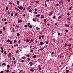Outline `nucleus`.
I'll return each mask as SVG.
<instances>
[{
	"mask_svg": "<svg viewBox=\"0 0 73 73\" xmlns=\"http://www.w3.org/2000/svg\"><path fill=\"white\" fill-rule=\"evenodd\" d=\"M52 14H53V13H52H52H50V14H49V15H50L49 16H51V15H52Z\"/></svg>",
	"mask_w": 73,
	"mask_h": 73,
	"instance_id": "4be33fe9",
	"label": "nucleus"
},
{
	"mask_svg": "<svg viewBox=\"0 0 73 73\" xmlns=\"http://www.w3.org/2000/svg\"><path fill=\"white\" fill-rule=\"evenodd\" d=\"M32 11V9H30L29 11V12H31Z\"/></svg>",
	"mask_w": 73,
	"mask_h": 73,
	"instance_id": "c85d7f7f",
	"label": "nucleus"
},
{
	"mask_svg": "<svg viewBox=\"0 0 73 73\" xmlns=\"http://www.w3.org/2000/svg\"><path fill=\"white\" fill-rule=\"evenodd\" d=\"M12 40H11L10 41V44H11V43H12Z\"/></svg>",
	"mask_w": 73,
	"mask_h": 73,
	"instance_id": "4c0bfd02",
	"label": "nucleus"
},
{
	"mask_svg": "<svg viewBox=\"0 0 73 73\" xmlns=\"http://www.w3.org/2000/svg\"><path fill=\"white\" fill-rule=\"evenodd\" d=\"M54 52H52V54H54Z\"/></svg>",
	"mask_w": 73,
	"mask_h": 73,
	"instance_id": "bf43d9fd",
	"label": "nucleus"
},
{
	"mask_svg": "<svg viewBox=\"0 0 73 73\" xmlns=\"http://www.w3.org/2000/svg\"><path fill=\"white\" fill-rule=\"evenodd\" d=\"M56 6H58L59 5V4H58V3H57L56 4Z\"/></svg>",
	"mask_w": 73,
	"mask_h": 73,
	"instance_id": "338daca9",
	"label": "nucleus"
},
{
	"mask_svg": "<svg viewBox=\"0 0 73 73\" xmlns=\"http://www.w3.org/2000/svg\"><path fill=\"white\" fill-rule=\"evenodd\" d=\"M19 50H17L15 52L16 53H19Z\"/></svg>",
	"mask_w": 73,
	"mask_h": 73,
	"instance_id": "ddd939ff",
	"label": "nucleus"
},
{
	"mask_svg": "<svg viewBox=\"0 0 73 73\" xmlns=\"http://www.w3.org/2000/svg\"><path fill=\"white\" fill-rule=\"evenodd\" d=\"M18 15V13H16L15 14V16H17Z\"/></svg>",
	"mask_w": 73,
	"mask_h": 73,
	"instance_id": "8fccbe9b",
	"label": "nucleus"
},
{
	"mask_svg": "<svg viewBox=\"0 0 73 73\" xmlns=\"http://www.w3.org/2000/svg\"><path fill=\"white\" fill-rule=\"evenodd\" d=\"M35 12H36V11H37V9L36 8L35 9Z\"/></svg>",
	"mask_w": 73,
	"mask_h": 73,
	"instance_id": "6e6d98bb",
	"label": "nucleus"
},
{
	"mask_svg": "<svg viewBox=\"0 0 73 73\" xmlns=\"http://www.w3.org/2000/svg\"><path fill=\"white\" fill-rule=\"evenodd\" d=\"M43 44H44V42H40V44L41 45H42Z\"/></svg>",
	"mask_w": 73,
	"mask_h": 73,
	"instance_id": "6e6552de",
	"label": "nucleus"
},
{
	"mask_svg": "<svg viewBox=\"0 0 73 73\" xmlns=\"http://www.w3.org/2000/svg\"><path fill=\"white\" fill-rule=\"evenodd\" d=\"M22 62H24V60H22L21 61Z\"/></svg>",
	"mask_w": 73,
	"mask_h": 73,
	"instance_id": "3c124183",
	"label": "nucleus"
},
{
	"mask_svg": "<svg viewBox=\"0 0 73 73\" xmlns=\"http://www.w3.org/2000/svg\"><path fill=\"white\" fill-rule=\"evenodd\" d=\"M72 7H70L69 10H70V11H71V10H72Z\"/></svg>",
	"mask_w": 73,
	"mask_h": 73,
	"instance_id": "c756f323",
	"label": "nucleus"
},
{
	"mask_svg": "<svg viewBox=\"0 0 73 73\" xmlns=\"http://www.w3.org/2000/svg\"><path fill=\"white\" fill-rule=\"evenodd\" d=\"M7 24H8V22H5V25H7Z\"/></svg>",
	"mask_w": 73,
	"mask_h": 73,
	"instance_id": "72a5a7b5",
	"label": "nucleus"
},
{
	"mask_svg": "<svg viewBox=\"0 0 73 73\" xmlns=\"http://www.w3.org/2000/svg\"><path fill=\"white\" fill-rule=\"evenodd\" d=\"M7 67H8V68H9V67H10V66L9 65H7Z\"/></svg>",
	"mask_w": 73,
	"mask_h": 73,
	"instance_id": "69168bd1",
	"label": "nucleus"
},
{
	"mask_svg": "<svg viewBox=\"0 0 73 73\" xmlns=\"http://www.w3.org/2000/svg\"><path fill=\"white\" fill-rule=\"evenodd\" d=\"M46 2H45V7H48V5H47L46 4Z\"/></svg>",
	"mask_w": 73,
	"mask_h": 73,
	"instance_id": "9b49d317",
	"label": "nucleus"
},
{
	"mask_svg": "<svg viewBox=\"0 0 73 73\" xmlns=\"http://www.w3.org/2000/svg\"><path fill=\"white\" fill-rule=\"evenodd\" d=\"M68 72H69V70H66V73H68Z\"/></svg>",
	"mask_w": 73,
	"mask_h": 73,
	"instance_id": "a878e982",
	"label": "nucleus"
},
{
	"mask_svg": "<svg viewBox=\"0 0 73 73\" xmlns=\"http://www.w3.org/2000/svg\"><path fill=\"white\" fill-rule=\"evenodd\" d=\"M64 45L65 46H66V45H67V44L66 43H65Z\"/></svg>",
	"mask_w": 73,
	"mask_h": 73,
	"instance_id": "ea45409f",
	"label": "nucleus"
},
{
	"mask_svg": "<svg viewBox=\"0 0 73 73\" xmlns=\"http://www.w3.org/2000/svg\"><path fill=\"white\" fill-rule=\"evenodd\" d=\"M3 30H5V27H3Z\"/></svg>",
	"mask_w": 73,
	"mask_h": 73,
	"instance_id": "49530a36",
	"label": "nucleus"
},
{
	"mask_svg": "<svg viewBox=\"0 0 73 73\" xmlns=\"http://www.w3.org/2000/svg\"><path fill=\"white\" fill-rule=\"evenodd\" d=\"M67 19L69 21H70V17L67 18Z\"/></svg>",
	"mask_w": 73,
	"mask_h": 73,
	"instance_id": "39448f33",
	"label": "nucleus"
},
{
	"mask_svg": "<svg viewBox=\"0 0 73 73\" xmlns=\"http://www.w3.org/2000/svg\"><path fill=\"white\" fill-rule=\"evenodd\" d=\"M18 42H19V44H20V40H19V41H18Z\"/></svg>",
	"mask_w": 73,
	"mask_h": 73,
	"instance_id": "e433bc0d",
	"label": "nucleus"
},
{
	"mask_svg": "<svg viewBox=\"0 0 73 73\" xmlns=\"http://www.w3.org/2000/svg\"><path fill=\"white\" fill-rule=\"evenodd\" d=\"M25 41L26 42H29V41L28 39L26 40Z\"/></svg>",
	"mask_w": 73,
	"mask_h": 73,
	"instance_id": "4468645a",
	"label": "nucleus"
},
{
	"mask_svg": "<svg viewBox=\"0 0 73 73\" xmlns=\"http://www.w3.org/2000/svg\"><path fill=\"white\" fill-rule=\"evenodd\" d=\"M29 64L30 65V66H32L33 65V62H30L29 63Z\"/></svg>",
	"mask_w": 73,
	"mask_h": 73,
	"instance_id": "f03ea898",
	"label": "nucleus"
},
{
	"mask_svg": "<svg viewBox=\"0 0 73 73\" xmlns=\"http://www.w3.org/2000/svg\"><path fill=\"white\" fill-rule=\"evenodd\" d=\"M34 13L35 14H37V12H34Z\"/></svg>",
	"mask_w": 73,
	"mask_h": 73,
	"instance_id": "a19ab883",
	"label": "nucleus"
},
{
	"mask_svg": "<svg viewBox=\"0 0 73 73\" xmlns=\"http://www.w3.org/2000/svg\"><path fill=\"white\" fill-rule=\"evenodd\" d=\"M8 14H9V15H10V13L9 12V11L8 13Z\"/></svg>",
	"mask_w": 73,
	"mask_h": 73,
	"instance_id": "a18cd8bd",
	"label": "nucleus"
},
{
	"mask_svg": "<svg viewBox=\"0 0 73 73\" xmlns=\"http://www.w3.org/2000/svg\"><path fill=\"white\" fill-rule=\"evenodd\" d=\"M65 25L66 27H68V28H69V25H67V24H65Z\"/></svg>",
	"mask_w": 73,
	"mask_h": 73,
	"instance_id": "9d476101",
	"label": "nucleus"
},
{
	"mask_svg": "<svg viewBox=\"0 0 73 73\" xmlns=\"http://www.w3.org/2000/svg\"><path fill=\"white\" fill-rule=\"evenodd\" d=\"M6 72L7 73H8V72H9V70H7L6 71Z\"/></svg>",
	"mask_w": 73,
	"mask_h": 73,
	"instance_id": "09e8293b",
	"label": "nucleus"
},
{
	"mask_svg": "<svg viewBox=\"0 0 73 73\" xmlns=\"http://www.w3.org/2000/svg\"><path fill=\"white\" fill-rule=\"evenodd\" d=\"M16 27H17V28H19V27H20V26H19L17 25H16Z\"/></svg>",
	"mask_w": 73,
	"mask_h": 73,
	"instance_id": "c9c22d12",
	"label": "nucleus"
},
{
	"mask_svg": "<svg viewBox=\"0 0 73 73\" xmlns=\"http://www.w3.org/2000/svg\"><path fill=\"white\" fill-rule=\"evenodd\" d=\"M4 54H5V55L7 54V51H4Z\"/></svg>",
	"mask_w": 73,
	"mask_h": 73,
	"instance_id": "bb28decb",
	"label": "nucleus"
},
{
	"mask_svg": "<svg viewBox=\"0 0 73 73\" xmlns=\"http://www.w3.org/2000/svg\"><path fill=\"white\" fill-rule=\"evenodd\" d=\"M36 17H40V14H38V15H36Z\"/></svg>",
	"mask_w": 73,
	"mask_h": 73,
	"instance_id": "f3484780",
	"label": "nucleus"
},
{
	"mask_svg": "<svg viewBox=\"0 0 73 73\" xmlns=\"http://www.w3.org/2000/svg\"><path fill=\"white\" fill-rule=\"evenodd\" d=\"M23 22V20H19L18 22V23H20V22L22 23Z\"/></svg>",
	"mask_w": 73,
	"mask_h": 73,
	"instance_id": "20e7f679",
	"label": "nucleus"
},
{
	"mask_svg": "<svg viewBox=\"0 0 73 73\" xmlns=\"http://www.w3.org/2000/svg\"><path fill=\"white\" fill-rule=\"evenodd\" d=\"M39 39H41V36H39Z\"/></svg>",
	"mask_w": 73,
	"mask_h": 73,
	"instance_id": "13d9d810",
	"label": "nucleus"
},
{
	"mask_svg": "<svg viewBox=\"0 0 73 73\" xmlns=\"http://www.w3.org/2000/svg\"><path fill=\"white\" fill-rule=\"evenodd\" d=\"M20 33H18L17 34V36H20Z\"/></svg>",
	"mask_w": 73,
	"mask_h": 73,
	"instance_id": "aec40b11",
	"label": "nucleus"
},
{
	"mask_svg": "<svg viewBox=\"0 0 73 73\" xmlns=\"http://www.w3.org/2000/svg\"><path fill=\"white\" fill-rule=\"evenodd\" d=\"M29 27L30 28H32V25H30Z\"/></svg>",
	"mask_w": 73,
	"mask_h": 73,
	"instance_id": "58836bf2",
	"label": "nucleus"
},
{
	"mask_svg": "<svg viewBox=\"0 0 73 73\" xmlns=\"http://www.w3.org/2000/svg\"><path fill=\"white\" fill-rule=\"evenodd\" d=\"M59 3H60V4H63V2L62 1H60L59 2Z\"/></svg>",
	"mask_w": 73,
	"mask_h": 73,
	"instance_id": "423d86ee",
	"label": "nucleus"
},
{
	"mask_svg": "<svg viewBox=\"0 0 73 73\" xmlns=\"http://www.w3.org/2000/svg\"><path fill=\"white\" fill-rule=\"evenodd\" d=\"M43 21L44 23H46V19H44L43 20Z\"/></svg>",
	"mask_w": 73,
	"mask_h": 73,
	"instance_id": "1a4fd4ad",
	"label": "nucleus"
},
{
	"mask_svg": "<svg viewBox=\"0 0 73 73\" xmlns=\"http://www.w3.org/2000/svg\"><path fill=\"white\" fill-rule=\"evenodd\" d=\"M32 7V6L30 5V6H29L28 8L27 9V10H29V9H30V8H31Z\"/></svg>",
	"mask_w": 73,
	"mask_h": 73,
	"instance_id": "0eeeda50",
	"label": "nucleus"
},
{
	"mask_svg": "<svg viewBox=\"0 0 73 73\" xmlns=\"http://www.w3.org/2000/svg\"><path fill=\"white\" fill-rule=\"evenodd\" d=\"M16 42H17V40H14V43H16Z\"/></svg>",
	"mask_w": 73,
	"mask_h": 73,
	"instance_id": "6ab92c4d",
	"label": "nucleus"
},
{
	"mask_svg": "<svg viewBox=\"0 0 73 73\" xmlns=\"http://www.w3.org/2000/svg\"><path fill=\"white\" fill-rule=\"evenodd\" d=\"M33 21H34L36 22V19H35L33 18Z\"/></svg>",
	"mask_w": 73,
	"mask_h": 73,
	"instance_id": "2eb2a0df",
	"label": "nucleus"
},
{
	"mask_svg": "<svg viewBox=\"0 0 73 73\" xmlns=\"http://www.w3.org/2000/svg\"><path fill=\"white\" fill-rule=\"evenodd\" d=\"M47 45H46L45 46H44V48H46V47H47Z\"/></svg>",
	"mask_w": 73,
	"mask_h": 73,
	"instance_id": "864d4df0",
	"label": "nucleus"
},
{
	"mask_svg": "<svg viewBox=\"0 0 73 73\" xmlns=\"http://www.w3.org/2000/svg\"><path fill=\"white\" fill-rule=\"evenodd\" d=\"M27 60H28V61H29L31 60H30V58H27Z\"/></svg>",
	"mask_w": 73,
	"mask_h": 73,
	"instance_id": "cd10ccee",
	"label": "nucleus"
},
{
	"mask_svg": "<svg viewBox=\"0 0 73 73\" xmlns=\"http://www.w3.org/2000/svg\"><path fill=\"white\" fill-rule=\"evenodd\" d=\"M49 43V41H46V44H48Z\"/></svg>",
	"mask_w": 73,
	"mask_h": 73,
	"instance_id": "5701e85b",
	"label": "nucleus"
},
{
	"mask_svg": "<svg viewBox=\"0 0 73 73\" xmlns=\"http://www.w3.org/2000/svg\"><path fill=\"white\" fill-rule=\"evenodd\" d=\"M61 17H61V16H59V17H58V19H61Z\"/></svg>",
	"mask_w": 73,
	"mask_h": 73,
	"instance_id": "412c9836",
	"label": "nucleus"
},
{
	"mask_svg": "<svg viewBox=\"0 0 73 73\" xmlns=\"http://www.w3.org/2000/svg\"><path fill=\"white\" fill-rule=\"evenodd\" d=\"M41 17L42 19H44V16H43V15H41Z\"/></svg>",
	"mask_w": 73,
	"mask_h": 73,
	"instance_id": "a211bd4d",
	"label": "nucleus"
},
{
	"mask_svg": "<svg viewBox=\"0 0 73 73\" xmlns=\"http://www.w3.org/2000/svg\"><path fill=\"white\" fill-rule=\"evenodd\" d=\"M3 33V31H0V34H1V33Z\"/></svg>",
	"mask_w": 73,
	"mask_h": 73,
	"instance_id": "37998d69",
	"label": "nucleus"
},
{
	"mask_svg": "<svg viewBox=\"0 0 73 73\" xmlns=\"http://www.w3.org/2000/svg\"><path fill=\"white\" fill-rule=\"evenodd\" d=\"M8 6H7L6 7V10H8Z\"/></svg>",
	"mask_w": 73,
	"mask_h": 73,
	"instance_id": "473e14b6",
	"label": "nucleus"
},
{
	"mask_svg": "<svg viewBox=\"0 0 73 73\" xmlns=\"http://www.w3.org/2000/svg\"><path fill=\"white\" fill-rule=\"evenodd\" d=\"M66 32H68V30L67 29L65 30Z\"/></svg>",
	"mask_w": 73,
	"mask_h": 73,
	"instance_id": "79ce46f5",
	"label": "nucleus"
},
{
	"mask_svg": "<svg viewBox=\"0 0 73 73\" xmlns=\"http://www.w3.org/2000/svg\"><path fill=\"white\" fill-rule=\"evenodd\" d=\"M3 73V71H1L0 73Z\"/></svg>",
	"mask_w": 73,
	"mask_h": 73,
	"instance_id": "774afa93",
	"label": "nucleus"
},
{
	"mask_svg": "<svg viewBox=\"0 0 73 73\" xmlns=\"http://www.w3.org/2000/svg\"><path fill=\"white\" fill-rule=\"evenodd\" d=\"M25 27H28V26H27V25H25L24 26Z\"/></svg>",
	"mask_w": 73,
	"mask_h": 73,
	"instance_id": "e2e57ef3",
	"label": "nucleus"
},
{
	"mask_svg": "<svg viewBox=\"0 0 73 73\" xmlns=\"http://www.w3.org/2000/svg\"><path fill=\"white\" fill-rule=\"evenodd\" d=\"M38 68L39 69V70H41V65H38Z\"/></svg>",
	"mask_w": 73,
	"mask_h": 73,
	"instance_id": "7ed1b4c3",
	"label": "nucleus"
},
{
	"mask_svg": "<svg viewBox=\"0 0 73 73\" xmlns=\"http://www.w3.org/2000/svg\"><path fill=\"white\" fill-rule=\"evenodd\" d=\"M4 21H7V19H4Z\"/></svg>",
	"mask_w": 73,
	"mask_h": 73,
	"instance_id": "4d7b16f0",
	"label": "nucleus"
},
{
	"mask_svg": "<svg viewBox=\"0 0 73 73\" xmlns=\"http://www.w3.org/2000/svg\"><path fill=\"white\" fill-rule=\"evenodd\" d=\"M39 3L38 1H36V3Z\"/></svg>",
	"mask_w": 73,
	"mask_h": 73,
	"instance_id": "5fc2aeb1",
	"label": "nucleus"
},
{
	"mask_svg": "<svg viewBox=\"0 0 73 73\" xmlns=\"http://www.w3.org/2000/svg\"><path fill=\"white\" fill-rule=\"evenodd\" d=\"M37 29V31H39V30L40 29L39 28H38Z\"/></svg>",
	"mask_w": 73,
	"mask_h": 73,
	"instance_id": "c03bdc74",
	"label": "nucleus"
},
{
	"mask_svg": "<svg viewBox=\"0 0 73 73\" xmlns=\"http://www.w3.org/2000/svg\"><path fill=\"white\" fill-rule=\"evenodd\" d=\"M33 40H34V39H31V42H32L33 41Z\"/></svg>",
	"mask_w": 73,
	"mask_h": 73,
	"instance_id": "b1692460",
	"label": "nucleus"
},
{
	"mask_svg": "<svg viewBox=\"0 0 73 73\" xmlns=\"http://www.w3.org/2000/svg\"><path fill=\"white\" fill-rule=\"evenodd\" d=\"M18 7L19 8V9H23V7L22 6H20H20H19Z\"/></svg>",
	"mask_w": 73,
	"mask_h": 73,
	"instance_id": "f257e3e1",
	"label": "nucleus"
},
{
	"mask_svg": "<svg viewBox=\"0 0 73 73\" xmlns=\"http://www.w3.org/2000/svg\"><path fill=\"white\" fill-rule=\"evenodd\" d=\"M13 16V13H11V16Z\"/></svg>",
	"mask_w": 73,
	"mask_h": 73,
	"instance_id": "052dcab7",
	"label": "nucleus"
},
{
	"mask_svg": "<svg viewBox=\"0 0 73 73\" xmlns=\"http://www.w3.org/2000/svg\"><path fill=\"white\" fill-rule=\"evenodd\" d=\"M67 46H72V45H71V44H68L67 45Z\"/></svg>",
	"mask_w": 73,
	"mask_h": 73,
	"instance_id": "f704fd0d",
	"label": "nucleus"
},
{
	"mask_svg": "<svg viewBox=\"0 0 73 73\" xmlns=\"http://www.w3.org/2000/svg\"><path fill=\"white\" fill-rule=\"evenodd\" d=\"M1 49L2 50H3V49H4V48H3L2 47L1 48Z\"/></svg>",
	"mask_w": 73,
	"mask_h": 73,
	"instance_id": "0e129e2a",
	"label": "nucleus"
},
{
	"mask_svg": "<svg viewBox=\"0 0 73 73\" xmlns=\"http://www.w3.org/2000/svg\"><path fill=\"white\" fill-rule=\"evenodd\" d=\"M33 57L34 58H35L36 57V55H34L33 56Z\"/></svg>",
	"mask_w": 73,
	"mask_h": 73,
	"instance_id": "dca6fc26",
	"label": "nucleus"
},
{
	"mask_svg": "<svg viewBox=\"0 0 73 73\" xmlns=\"http://www.w3.org/2000/svg\"><path fill=\"white\" fill-rule=\"evenodd\" d=\"M10 42V40L9 39H8L7 40V42Z\"/></svg>",
	"mask_w": 73,
	"mask_h": 73,
	"instance_id": "7c9ffc66",
	"label": "nucleus"
},
{
	"mask_svg": "<svg viewBox=\"0 0 73 73\" xmlns=\"http://www.w3.org/2000/svg\"><path fill=\"white\" fill-rule=\"evenodd\" d=\"M41 37H42V38H44V35H42L41 36Z\"/></svg>",
	"mask_w": 73,
	"mask_h": 73,
	"instance_id": "603ef678",
	"label": "nucleus"
},
{
	"mask_svg": "<svg viewBox=\"0 0 73 73\" xmlns=\"http://www.w3.org/2000/svg\"><path fill=\"white\" fill-rule=\"evenodd\" d=\"M67 15L68 16H69V15H70V14L69 13H68L67 14Z\"/></svg>",
	"mask_w": 73,
	"mask_h": 73,
	"instance_id": "680f3d73",
	"label": "nucleus"
},
{
	"mask_svg": "<svg viewBox=\"0 0 73 73\" xmlns=\"http://www.w3.org/2000/svg\"><path fill=\"white\" fill-rule=\"evenodd\" d=\"M26 56H27V57H29L30 56H29V54H28V55H27Z\"/></svg>",
	"mask_w": 73,
	"mask_h": 73,
	"instance_id": "2f4dec72",
	"label": "nucleus"
},
{
	"mask_svg": "<svg viewBox=\"0 0 73 73\" xmlns=\"http://www.w3.org/2000/svg\"><path fill=\"white\" fill-rule=\"evenodd\" d=\"M30 71H31V72H34V69L33 68H31L30 70Z\"/></svg>",
	"mask_w": 73,
	"mask_h": 73,
	"instance_id": "f8f14e48",
	"label": "nucleus"
},
{
	"mask_svg": "<svg viewBox=\"0 0 73 73\" xmlns=\"http://www.w3.org/2000/svg\"><path fill=\"white\" fill-rule=\"evenodd\" d=\"M33 50H31L30 52H33Z\"/></svg>",
	"mask_w": 73,
	"mask_h": 73,
	"instance_id": "de8ad7c7",
	"label": "nucleus"
},
{
	"mask_svg": "<svg viewBox=\"0 0 73 73\" xmlns=\"http://www.w3.org/2000/svg\"><path fill=\"white\" fill-rule=\"evenodd\" d=\"M25 57H26L25 56H23L22 58H23V60H25Z\"/></svg>",
	"mask_w": 73,
	"mask_h": 73,
	"instance_id": "393cba45",
	"label": "nucleus"
}]
</instances>
